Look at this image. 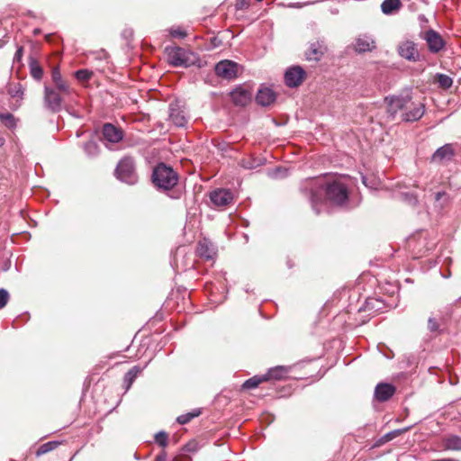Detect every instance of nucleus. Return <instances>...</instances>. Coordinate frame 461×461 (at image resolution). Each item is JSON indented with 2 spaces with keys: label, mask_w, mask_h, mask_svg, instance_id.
<instances>
[{
  "label": "nucleus",
  "mask_w": 461,
  "mask_h": 461,
  "mask_svg": "<svg viewBox=\"0 0 461 461\" xmlns=\"http://www.w3.org/2000/svg\"><path fill=\"white\" fill-rule=\"evenodd\" d=\"M300 191L309 199L316 214L321 211L323 195L332 205L343 206L348 201V188L341 178L329 183L321 177L308 178L301 183Z\"/></svg>",
  "instance_id": "obj_1"
},
{
  "label": "nucleus",
  "mask_w": 461,
  "mask_h": 461,
  "mask_svg": "<svg viewBox=\"0 0 461 461\" xmlns=\"http://www.w3.org/2000/svg\"><path fill=\"white\" fill-rule=\"evenodd\" d=\"M178 174L172 167L160 162L152 171L151 181L154 186L160 192L168 193L171 199H179L182 192L176 189L178 183Z\"/></svg>",
  "instance_id": "obj_2"
},
{
  "label": "nucleus",
  "mask_w": 461,
  "mask_h": 461,
  "mask_svg": "<svg viewBox=\"0 0 461 461\" xmlns=\"http://www.w3.org/2000/svg\"><path fill=\"white\" fill-rule=\"evenodd\" d=\"M115 176L123 183L131 185H135L138 182V175L133 158L130 156L123 157L116 166Z\"/></svg>",
  "instance_id": "obj_3"
},
{
  "label": "nucleus",
  "mask_w": 461,
  "mask_h": 461,
  "mask_svg": "<svg viewBox=\"0 0 461 461\" xmlns=\"http://www.w3.org/2000/svg\"><path fill=\"white\" fill-rule=\"evenodd\" d=\"M68 96L64 95L59 89L45 84L43 89V106L47 111L58 113L63 109L64 99Z\"/></svg>",
  "instance_id": "obj_4"
},
{
  "label": "nucleus",
  "mask_w": 461,
  "mask_h": 461,
  "mask_svg": "<svg viewBox=\"0 0 461 461\" xmlns=\"http://www.w3.org/2000/svg\"><path fill=\"white\" fill-rule=\"evenodd\" d=\"M384 101L387 104V113L392 118H394L399 111L404 112L410 104H412L410 94L387 96Z\"/></svg>",
  "instance_id": "obj_5"
},
{
  "label": "nucleus",
  "mask_w": 461,
  "mask_h": 461,
  "mask_svg": "<svg viewBox=\"0 0 461 461\" xmlns=\"http://www.w3.org/2000/svg\"><path fill=\"white\" fill-rule=\"evenodd\" d=\"M167 62L176 68H188L192 62L189 59L188 52L180 47H167L166 49Z\"/></svg>",
  "instance_id": "obj_6"
},
{
  "label": "nucleus",
  "mask_w": 461,
  "mask_h": 461,
  "mask_svg": "<svg viewBox=\"0 0 461 461\" xmlns=\"http://www.w3.org/2000/svg\"><path fill=\"white\" fill-rule=\"evenodd\" d=\"M214 71L217 77L230 81L238 76V64L232 60H221L215 65Z\"/></svg>",
  "instance_id": "obj_7"
},
{
  "label": "nucleus",
  "mask_w": 461,
  "mask_h": 461,
  "mask_svg": "<svg viewBox=\"0 0 461 461\" xmlns=\"http://www.w3.org/2000/svg\"><path fill=\"white\" fill-rule=\"evenodd\" d=\"M306 77L305 70L301 66H292L285 72V83L288 87H298Z\"/></svg>",
  "instance_id": "obj_8"
},
{
  "label": "nucleus",
  "mask_w": 461,
  "mask_h": 461,
  "mask_svg": "<svg viewBox=\"0 0 461 461\" xmlns=\"http://www.w3.org/2000/svg\"><path fill=\"white\" fill-rule=\"evenodd\" d=\"M398 54L402 59L411 62H417L420 59L417 44L412 41H404L398 45Z\"/></svg>",
  "instance_id": "obj_9"
},
{
  "label": "nucleus",
  "mask_w": 461,
  "mask_h": 461,
  "mask_svg": "<svg viewBox=\"0 0 461 461\" xmlns=\"http://www.w3.org/2000/svg\"><path fill=\"white\" fill-rule=\"evenodd\" d=\"M423 39L426 41L428 48L432 53H438L446 44L441 35L433 29L425 32Z\"/></svg>",
  "instance_id": "obj_10"
},
{
  "label": "nucleus",
  "mask_w": 461,
  "mask_h": 461,
  "mask_svg": "<svg viewBox=\"0 0 461 461\" xmlns=\"http://www.w3.org/2000/svg\"><path fill=\"white\" fill-rule=\"evenodd\" d=\"M230 96L235 105L246 106L252 99L251 92L243 86H236L230 93Z\"/></svg>",
  "instance_id": "obj_11"
},
{
  "label": "nucleus",
  "mask_w": 461,
  "mask_h": 461,
  "mask_svg": "<svg viewBox=\"0 0 461 461\" xmlns=\"http://www.w3.org/2000/svg\"><path fill=\"white\" fill-rule=\"evenodd\" d=\"M210 200L215 206L223 207L232 202L233 194L230 189H217L211 192Z\"/></svg>",
  "instance_id": "obj_12"
},
{
  "label": "nucleus",
  "mask_w": 461,
  "mask_h": 461,
  "mask_svg": "<svg viewBox=\"0 0 461 461\" xmlns=\"http://www.w3.org/2000/svg\"><path fill=\"white\" fill-rule=\"evenodd\" d=\"M51 79L54 84L53 88L59 89L64 95H71L73 89L69 83L65 80L60 73L59 67H54L51 71Z\"/></svg>",
  "instance_id": "obj_13"
},
{
  "label": "nucleus",
  "mask_w": 461,
  "mask_h": 461,
  "mask_svg": "<svg viewBox=\"0 0 461 461\" xmlns=\"http://www.w3.org/2000/svg\"><path fill=\"white\" fill-rule=\"evenodd\" d=\"M425 113V106L423 104H410V107L404 110L402 114V121L406 122H413L419 121Z\"/></svg>",
  "instance_id": "obj_14"
},
{
  "label": "nucleus",
  "mask_w": 461,
  "mask_h": 461,
  "mask_svg": "<svg viewBox=\"0 0 461 461\" xmlns=\"http://www.w3.org/2000/svg\"><path fill=\"white\" fill-rule=\"evenodd\" d=\"M102 134L104 140L110 143H118L123 138L122 130L110 122H106L104 124Z\"/></svg>",
  "instance_id": "obj_15"
},
{
  "label": "nucleus",
  "mask_w": 461,
  "mask_h": 461,
  "mask_svg": "<svg viewBox=\"0 0 461 461\" xmlns=\"http://www.w3.org/2000/svg\"><path fill=\"white\" fill-rule=\"evenodd\" d=\"M454 156L455 150L453 145L447 143L436 149L431 156V162L443 163L451 160Z\"/></svg>",
  "instance_id": "obj_16"
},
{
  "label": "nucleus",
  "mask_w": 461,
  "mask_h": 461,
  "mask_svg": "<svg viewBox=\"0 0 461 461\" xmlns=\"http://www.w3.org/2000/svg\"><path fill=\"white\" fill-rule=\"evenodd\" d=\"M375 48V41L370 35L363 34L356 39L354 49L357 53L370 52Z\"/></svg>",
  "instance_id": "obj_17"
},
{
  "label": "nucleus",
  "mask_w": 461,
  "mask_h": 461,
  "mask_svg": "<svg viewBox=\"0 0 461 461\" xmlns=\"http://www.w3.org/2000/svg\"><path fill=\"white\" fill-rule=\"evenodd\" d=\"M196 251L201 258H204L209 260L214 258L217 249L210 240L203 238L198 241Z\"/></svg>",
  "instance_id": "obj_18"
},
{
  "label": "nucleus",
  "mask_w": 461,
  "mask_h": 461,
  "mask_svg": "<svg viewBox=\"0 0 461 461\" xmlns=\"http://www.w3.org/2000/svg\"><path fill=\"white\" fill-rule=\"evenodd\" d=\"M395 393V387L392 384L379 383L375 388V398L378 402L388 401Z\"/></svg>",
  "instance_id": "obj_19"
},
{
  "label": "nucleus",
  "mask_w": 461,
  "mask_h": 461,
  "mask_svg": "<svg viewBox=\"0 0 461 461\" xmlns=\"http://www.w3.org/2000/svg\"><path fill=\"white\" fill-rule=\"evenodd\" d=\"M276 99V93L267 86L260 87L256 95V102L260 106H269Z\"/></svg>",
  "instance_id": "obj_20"
},
{
  "label": "nucleus",
  "mask_w": 461,
  "mask_h": 461,
  "mask_svg": "<svg viewBox=\"0 0 461 461\" xmlns=\"http://www.w3.org/2000/svg\"><path fill=\"white\" fill-rule=\"evenodd\" d=\"M324 42L316 41L310 43L309 49L305 51V59L309 61H319L324 54Z\"/></svg>",
  "instance_id": "obj_21"
},
{
  "label": "nucleus",
  "mask_w": 461,
  "mask_h": 461,
  "mask_svg": "<svg viewBox=\"0 0 461 461\" xmlns=\"http://www.w3.org/2000/svg\"><path fill=\"white\" fill-rule=\"evenodd\" d=\"M169 121L176 127H185L187 123L184 111L175 104L169 106Z\"/></svg>",
  "instance_id": "obj_22"
},
{
  "label": "nucleus",
  "mask_w": 461,
  "mask_h": 461,
  "mask_svg": "<svg viewBox=\"0 0 461 461\" xmlns=\"http://www.w3.org/2000/svg\"><path fill=\"white\" fill-rule=\"evenodd\" d=\"M289 369L290 367L285 366H276L275 367L269 368L267 373L264 374L266 382L271 379L281 380L285 378L287 375Z\"/></svg>",
  "instance_id": "obj_23"
},
{
  "label": "nucleus",
  "mask_w": 461,
  "mask_h": 461,
  "mask_svg": "<svg viewBox=\"0 0 461 461\" xmlns=\"http://www.w3.org/2000/svg\"><path fill=\"white\" fill-rule=\"evenodd\" d=\"M402 6L401 0H384L381 4V10L384 14L391 15L397 13Z\"/></svg>",
  "instance_id": "obj_24"
},
{
  "label": "nucleus",
  "mask_w": 461,
  "mask_h": 461,
  "mask_svg": "<svg viewBox=\"0 0 461 461\" xmlns=\"http://www.w3.org/2000/svg\"><path fill=\"white\" fill-rule=\"evenodd\" d=\"M29 68H30V74L34 80L41 81L42 79L43 68L40 65L38 60L32 56L29 59Z\"/></svg>",
  "instance_id": "obj_25"
},
{
  "label": "nucleus",
  "mask_w": 461,
  "mask_h": 461,
  "mask_svg": "<svg viewBox=\"0 0 461 461\" xmlns=\"http://www.w3.org/2000/svg\"><path fill=\"white\" fill-rule=\"evenodd\" d=\"M408 429H409V428H405V429H397L389 431V432L385 433L384 435H383L381 438H379L374 444V447H380V446L385 444L386 442L393 440V438L400 436L402 433L407 431Z\"/></svg>",
  "instance_id": "obj_26"
},
{
  "label": "nucleus",
  "mask_w": 461,
  "mask_h": 461,
  "mask_svg": "<svg viewBox=\"0 0 461 461\" xmlns=\"http://www.w3.org/2000/svg\"><path fill=\"white\" fill-rule=\"evenodd\" d=\"M266 162V158H258V157H249L247 158H243L240 161V166L246 169H255Z\"/></svg>",
  "instance_id": "obj_27"
},
{
  "label": "nucleus",
  "mask_w": 461,
  "mask_h": 461,
  "mask_svg": "<svg viewBox=\"0 0 461 461\" xmlns=\"http://www.w3.org/2000/svg\"><path fill=\"white\" fill-rule=\"evenodd\" d=\"M142 370L143 368H140L139 366H134L124 375L123 383L126 390L130 389L134 380Z\"/></svg>",
  "instance_id": "obj_28"
},
{
  "label": "nucleus",
  "mask_w": 461,
  "mask_h": 461,
  "mask_svg": "<svg viewBox=\"0 0 461 461\" xmlns=\"http://www.w3.org/2000/svg\"><path fill=\"white\" fill-rule=\"evenodd\" d=\"M266 382L264 375H254L253 377L247 379L241 385L243 390H251L257 388L261 383Z\"/></svg>",
  "instance_id": "obj_29"
},
{
  "label": "nucleus",
  "mask_w": 461,
  "mask_h": 461,
  "mask_svg": "<svg viewBox=\"0 0 461 461\" xmlns=\"http://www.w3.org/2000/svg\"><path fill=\"white\" fill-rule=\"evenodd\" d=\"M7 93L13 98H17L22 100L24 95V87L21 83H14L10 84L7 88Z\"/></svg>",
  "instance_id": "obj_30"
},
{
  "label": "nucleus",
  "mask_w": 461,
  "mask_h": 461,
  "mask_svg": "<svg viewBox=\"0 0 461 461\" xmlns=\"http://www.w3.org/2000/svg\"><path fill=\"white\" fill-rule=\"evenodd\" d=\"M0 121L8 129H14L17 124L14 114L7 111H0Z\"/></svg>",
  "instance_id": "obj_31"
},
{
  "label": "nucleus",
  "mask_w": 461,
  "mask_h": 461,
  "mask_svg": "<svg viewBox=\"0 0 461 461\" xmlns=\"http://www.w3.org/2000/svg\"><path fill=\"white\" fill-rule=\"evenodd\" d=\"M59 445H60V442L57 441V440L46 442L39 447V448L36 451V456H41L46 453H49V452L54 450Z\"/></svg>",
  "instance_id": "obj_32"
},
{
  "label": "nucleus",
  "mask_w": 461,
  "mask_h": 461,
  "mask_svg": "<svg viewBox=\"0 0 461 461\" xmlns=\"http://www.w3.org/2000/svg\"><path fill=\"white\" fill-rule=\"evenodd\" d=\"M445 446L450 450H461V437L456 435L449 436L446 439Z\"/></svg>",
  "instance_id": "obj_33"
},
{
  "label": "nucleus",
  "mask_w": 461,
  "mask_h": 461,
  "mask_svg": "<svg viewBox=\"0 0 461 461\" xmlns=\"http://www.w3.org/2000/svg\"><path fill=\"white\" fill-rule=\"evenodd\" d=\"M84 150L89 158H95L99 153V147L95 141L89 140L84 144Z\"/></svg>",
  "instance_id": "obj_34"
},
{
  "label": "nucleus",
  "mask_w": 461,
  "mask_h": 461,
  "mask_svg": "<svg viewBox=\"0 0 461 461\" xmlns=\"http://www.w3.org/2000/svg\"><path fill=\"white\" fill-rule=\"evenodd\" d=\"M382 302L376 298H367L365 304L366 311L376 312L381 309Z\"/></svg>",
  "instance_id": "obj_35"
},
{
  "label": "nucleus",
  "mask_w": 461,
  "mask_h": 461,
  "mask_svg": "<svg viewBox=\"0 0 461 461\" xmlns=\"http://www.w3.org/2000/svg\"><path fill=\"white\" fill-rule=\"evenodd\" d=\"M75 77L80 82H87L93 76V71L83 68L75 72Z\"/></svg>",
  "instance_id": "obj_36"
},
{
  "label": "nucleus",
  "mask_w": 461,
  "mask_h": 461,
  "mask_svg": "<svg viewBox=\"0 0 461 461\" xmlns=\"http://www.w3.org/2000/svg\"><path fill=\"white\" fill-rule=\"evenodd\" d=\"M437 78L438 85L444 89H448L453 85V79L447 75L438 74Z\"/></svg>",
  "instance_id": "obj_37"
},
{
  "label": "nucleus",
  "mask_w": 461,
  "mask_h": 461,
  "mask_svg": "<svg viewBox=\"0 0 461 461\" xmlns=\"http://www.w3.org/2000/svg\"><path fill=\"white\" fill-rule=\"evenodd\" d=\"M269 176L275 179H282L288 176V169L285 167H278L269 172Z\"/></svg>",
  "instance_id": "obj_38"
},
{
  "label": "nucleus",
  "mask_w": 461,
  "mask_h": 461,
  "mask_svg": "<svg viewBox=\"0 0 461 461\" xmlns=\"http://www.w3.org/2000/svg\"><path fill=\"white\" fill-rule=\"evenodd\" d=\"M435 201L439 203L440 209H443L449 202V195L445 191L437 192Z\"/></svg>",
  "instance_id": "obj_39"
},
{
  "label": "nucleus",
  "mask_w": 461,
  "mask_h": 461,
  "mask_svg": "<svg viewBox=\"0 0 461 461\" xmlns=\"http://www.w3.org/2000/svg\"><path fill=\"white\" fill-rule=\"evenodd\" d=\"M155 441L158 446L166 447L168 444V436L164 430H160L156 433Z\"/></svg>",
  "instance_id": "obj_40"
},
{
  "label": "nucleus",
  "mask_w": 461,
  "mask_h": 461,
  "mask_svg": "<svg viewBox=\"0 0 461 461\" xmlns=\"http://www.w3.org/2000/svg\"><path fill=\"white\" fill-rule=\"evenodd\" d=\"M10 299L8 291L5 288L0 289V310L5 308Z\"/></svg>",
  "instance_id": "obj_41"
},
{
  "label": "nucleus",
  "mask_w": 461,
  "mask_h": 461,
  "mask_svg": "<svg viewBox=\"0 0 461 461\" xmlns=\"http://www.w3.org/2000/svg\"><path fill=\"white\" fill-rule=\"evenodd\" d=\"M169 33L173 38L183 39L186 36V32L180 27H172L169 29Z\"/></svg>",
  "instance_id": "obj_42"
},
{
  "label": "nucleus",
  "mask_w": 461,
  "mask_h": 461,
  "mask_svg": "<svg viewBox=\"0 0 461 461\" xmlns=\"http://www.w3.org/2000/svg\"><path fill=\"white\" fill-rule=\"evenodd\" d=\"M428 329L429 330V331L431 332H435V331H438V329H439V325L437 321V320L433 317H429V320H428Z\"/></svg>",
  "instance_id": "obj_43"
},
{
  "label": "nucleus",
  "mask_w": 461,
  "mask_h": 461,
  "mask_svg": "<svg viewBox=\"0 0 461 461\" xmlns=\"http://www.w3.org/2000/svg\"><path fill=\"white\" fill-rule=\"evenodd\" d=\"M193 420L192 418V415L187 412L185 414H182L180 416H178L176 418V421L179 423V424H182V425H185V424H187L188 422H190L191 420Z\"/></svg>",
  "instance_id": "obj_44"
},
{
  "label": "nucleus",
  "mask_w": 461,
  "mask_h": 461,
  "mask_svg": "<svg viewBox=\"0 0 461 461\" xmlns=\"http://www.w3.org/2000/svg\"><path fill=\"white\" fill-rule=\"evenodd\" d=\"M249 6L248 0H236L235 8L236 10H245Z\"/></svg>",
  "instance_id": "obj_45"
},
{
  "label": "nucleus",
  "mask_w": 461,
  "mask_h": 461,
  "mask_svg": "<svg viewBox=\"0 0 461 461\" xmlns=\"http://www.w3.org/2000/svg\"><path fill=\"white\" fill-rule=\"evenodd\" d=\"M402 196L410 204H416L418 203V199L413 194L404 193L402 194Z\"/></svg>",
  "instance_id": "obj_46"
},
{
  "label": "nucleus",
  "mask_w": 461,
  "mask_h": 461,
  "mask_svg": "<svg viewBox=\"0 0 461 461\" xmlns=\"http://www.w3.org/2000/svg\"><path fill=\"white\" fill-rule=\"evenodd\" d=\"M23 47L19 46L15 51V54L14 56V62H20L23 59Z\"/></svg>",
  "instance_id": "obj_47"
},
{
  "label": "nucleus",
  "mask_w": 461,
  "mask_h": 461,
  "mask_svg": "<svg viewBox=\"0 0 461 461\" xmlns=\"http://www.w3.org/2000/svg\"><path fill=\"white\" fill-rule=\"evenodd\" d=\"M94 58L98 60L105 59L107 58V53L104 50H101L96 52H93Z\"/></svg>",
  "instance_id": "obj_48"
},
{
  "label": "nucleus",
  "mask_w": 461,
  "mask_h": 461,
  "mask_svg": "<svg viewBox=\"0 0 461 461\" xmlns=\"http://www.w3.org/2000/svg\"><path fill=\"white\" fill-rule=\"evenodd\" d=\"M167 460V453L165 451H162L160 454H158L154 461H166Z\"/></svg>",
  "instance_id": "obj_49"
},
{
  "label": "nucleus",
  "mask_w": 461,
  "mask_h": 461,
  "mask_svg": "<svg viewBox=\"0 0 461 461\" xmlns=\"http://www.w3.org/2000/svg\"><path fill=\"white\" fill-rule=\"evenodd\" d=\"M192 415V418L198 417L201 414V411L199 409H194L189 412Z\"/></svg>",
  "instance_id": "obj_50"
},
{
  "label": "nucleus",
  "mask_w": 461,
  "mask_h": 461,
  "mask_svg": "<svg viewBox=\"0 0 461 461\" xmlns=\"http://www.w3.org/2000/svg\"><path fill=\"white\" fill-rule=\"evenodd\" d=\"M304 5L305 4L297 3V4L293 5L292 6L296 7V8H300V7H303Z\"/></svg>",
  "instance_id": "obj_51"
},
{
  "label": "nucleus",
  "mask_w": 461,
  "mask_h": 461,
  "mask_svg": "<svg viewBox=\"0 0 461 461\" xmlns=\"http://www.w3.org/2000/svg\"><path fill=\"white\" fill-rule=\"evenodd\" d=\"M39 32H40V30H39V29H35V30H34V34H38V33H39Z\"/></svg>",
  "instance_id": "obj_52"
},
{
  "label": "nucleus",
  "mask_w": 461,
  "mask_h": 461,
  "mask_svg": "<svg viewBox=\"0 0 461 461\" xmlns=\"http://www.w3.org/2000/svg\"><path fill=\"white\" fill-rule=\"evenodd\" d=\"M362 180H363V183L366 185V177L365 176H362Z\"/></svg>",
  "instance_id": "obj_53"
},
{
  "label": "nucleus",
  "mask_w": 461,
  "mask_h": 461,
  "mask_svg": "<svg viewBox=\"0 0 461 461\" xmlns=\"http://www.w3.org/2000/svg\"><path fill=\"white\" fill-rule=\"evenodd\" d=\"M258 2H261L262 0H257Z\"/></svg>",
  "instance_id": "obj_54"
}]
</instances>
